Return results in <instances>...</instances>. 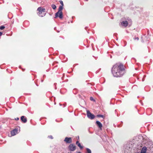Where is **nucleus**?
<instances>
[{
  "instance_id": "7",
  "label": "nucleus",
  "mask_w": 153,
  "mask_h": 153,
  "mask_svg": "<svg viewBox=\"0 0 153 153\" xmlns=\"http://www.w3.org/2000/svg\"><path fill=\"white\" fill-rule=\"evenodd\" d=\"M18 130L17 129H15L11 131V135L14 136L17 133Z\"/></svg>"
},
{
  "instance_id": "19",
  "label": "nucleus",
  "mask_w": 153,
  "mask_h": 153,
  "mask_svg": "<svg viewBox=\"0 0 153 153\" xmlns=\"http://www.w3.org/2000/svg\"><path fill=\"white\" fill-rule=\"evenodd\" d=\"M48 137L50 138H51V139H53V137L52 136H48Z\"/></svg>"
},
{
  "instance_id": "3",
  "label": "nucleus",
  "mask_w": 153,
  "mask_h": 153,
  "mask_svg": "<svg viewBox=\"0 0 153 153\" xmlns=\"http://www.w3.org/2000/svg\"><path fill=\"white\" fill-rule=\"evenodd\" d=\"M87 116L89 118L91 119H93L94 118V115L92 114L88 110L87 111Z\"/></svg>"
},
{
  "instance_id": "8",
  "label": "nucleus",
  "mask_w": 153,
  "mask_h": 153,
  "mask_svg": "<svg viewBox=\"0 0 153 153\" xmlns=\"http://www.w3.org/2000/svg\"><path fill=\"white\" fill-rule=\"evenodd\" d=\"M96 123L97 126H98L99 128L100 129H102V124L99 121H97L96 122Z\"/></svg>"
},
{
  "instance_id": "20",
  "label": "nucleus",
  "mask_w": 153,
  "mask_h": 153,
  "mask_svg": "<svg viewBox=\"0 0 153 153\" xmlns=\"http://www.w3.org/2000/svg\"><path fill=\"white\" fill-rule=\"evenodd\" d=\"M134 39H137V40H138L139 39V38L138 37H135V38L134 37Z\"/></svg>"
},
{
  "instance_id": "21",
  "label": "nucleus",
  "mask_w": 153,
  "mask_h": 153,
  "mask_svg": "<svg viewBox=\"0 0 153 153\" xmlns=\"http://www.w3.org/2000/svg\"><path fill=\"white\" fill-rule=\"evenodd\" d=\"M19 118L18 117H17L16 118H15V120H19Z\"/></svg>"
},
{
  "instance_id": "25",
  "label": "nucleus",
  "mask_w": 153,
  "mask_h": 153,
  "mask_svg": "<svg viewBox=\"0 0 153 153\" xmlns=\"http://www.w3.org/2000/svg\"><path fill=\"white\" fill-rule=\"evenodd\" d=\"M70 153H72L71 152H70Z\"/></svg>"
},
{
  "instance_id": "14",
  "label": "nucleus",
  "mask_w": 153,
  "mask_h": 153,
  "mask_svg": "<svg viewBox=\"0 0 153 153\" xmlns=\"http://www.w3.org/2000/svg\"><path fill=\"white\" fill-rule=\"evenodd\" d=\"M77 146L80 148V149H82L83 148V147L80 144V143H79Z\"/></svg>"
},
{
  "instance_id": "6",
  "label": "nucleus",
  "mask_w": 153,
  "mask_h": 153,
  "mask_svg": "<svg viewBox=\"0 0 153 153\" xmlns=\"http://www.w3.org/2000/svg\"><path fill=\"white\" fill-rule=\"evenodd\" d=\"M57 17H59L60 19H62L63 18V15L62 12H59L57 14L56 13L55 14V18H56Z\"/></svg>"
},
{
  "instance_id": "16",
  "label": "nucleus",
  "mask_w": 153,
  "mask_h": 153,
  "mask_svg": "<svg viewBox=\"0 0 153 153\" xmlns=\"http://www.w3.org/2000/svg\"><path fill=\"white\" fill-rule=\"evenodd\" d=\"M97 117H101L102 118L103 117V115H97Z\"/></svg>"
},
{
  "instance_id": "23",
  "label": "nucleus",
  "mask_w": 153,
  "mask_h": 153,
  "mask_svg": "<svg viewBox=\"0 0 153 153\" xmlns=\"http://www.w3.org/2000/svg\"><path fill=\"white\" fill-rule=\"evenodd\" d=\"M2 32H0V36L2 35Z\"/></svg>"
},
{
  "instance_id": "11",
  "label": "nucleus",
  "mask_w": 153,
  "mask_h": 153,
  "mask_svg": "<svg viewBox=\"0 0 153 153\" xmlns=\"http://www.w3.org/2000/svg\"><path fill=\"white\" fill-rule=\"evenodd\" d=\"M63 6H59V8L58 11L56 13V14H57L58 13H59V12H62V10L63 8Z\"/></svg>"
},
{
  "instance_id": "15",
  "label": "nucleus",
  "mask_w": 153,
  "mask_h": 153,
  "mask_svg": "<svg viewBox=\"0 0 153 153\" xmlns=\"http://www.w3.org/2000/svg\"><path fill=\"white\" fill-rule=\"evenodd\" d=\"M5 28V27L4 26H1L0 27V29L1 30H2L4 29Z\"/></svg>"
},
{
  "instance_id": "10",
  "label": "nucleus",
  "mask_w": 153,
  "mask_h": 153,
  "mask_svg": "<svg viewBox=\"0 0 153 153\" xmlns=\"http://www.w3.org/2000/svg\"><path fill=\"white\" fill-rule=\"evenodd\" d=\"M21 119L22 121L24 123H26L27 121V118L25 117L24 116H22L21 117Z\"/></svg>"
},
{
  "instance_id": "9",
  "label": "nucleus",
  "mask_w": 153,
  "mask_h": 153,
  "mask_svg": "<svg viewBox=\"0 0 153 153\" xmlns=\"http://www.w3.org/2000/svg\"><path fill=\"white\" fill-rule=\"evenodd\" d=\"M121 24L123 26L126 27L128 25V22L126 21H123L121 23Z\"/></svg>"
},
{
  "instance_id": "4",
  "label": "nucleus",
  "mask_w": 153,
  "mask_h": 153,
  "mask_svg": "<svg viewBox=\"0 0 153 153\" xmlns=\"http://www.w3.org/2000/svg\"><path fill=\"white\" fill-rule=\"evenodd\" d=\"M68 148L70 150L73 151L75 150L76 146L73 144H71L69 145Z\"/></svg>"
},
{
  "instance_id": "5",
  "label": "nucleus",
  "mask_w": 153,
  "mask_h": 153,
  "mask_svg": "<svg viewBox=\"0 0 153 153\" xmlns=\"http://www.w3.org/2000/svg\"><path fill=\"white\" fill-rule=\"evenodd\" d=\"M64 141L66 143H70L72 142V139L71 137H66L65 138Z\"/></svg>"
},
{
  "instance_id": "12",
  "label": "nucleus",
  "mask_w": 153,
  "mask_h": 153,
  "mask_svg": "<svg viewBox=\"0 0 153 153\" xmlns=\"http://www.w3.org/2000/svg\"><path fill=\"white\" fill-rule=\"evenodd\" d=\"M86 149L87 150L86 153H91V151L90 149L87 148Z\"/></svg>"
},
{
  "instance_id": "22",
  "label": "nucleus",
  "mask_w": 153,
  "mask_h": 153,
  "mask_svg": "<svg viewBox=\"0 0 153 153\" xmlns=\"http://www.w3.org/2000/svg\"><path fill=\"white\" fill-rule=\"evenodd\" d=\"M79 143V141H77L76 142V144L77 145H78V144Z\"/></svg>"
},
{
  "instance_id": "18",
  "label": "nucleus",
  "mask_w": 153,
  "mask_h": 153,
  "mask_svg": "<svg viewBox=\"0 0 153 153\" xmlns=\"http://www.w3.org/2000/svg\"><path fill=\"white\" fill-rule=\"evenodd\" d=\"M60 3L62 5V6H63V4L62 1H60Z\"/></svg>"
},
{
  "instance_id": "1",
  "label": "nucleus",
  "mask_w": 153,
  "mask_h": 153,
  "mask_svg": "<svg viewBox=\"0 0 153 153\" xmlns=\"http://www.w3.org/2000/svg\"><path fill=\"white\" fill-rule=\"evenodd\" d=\"M111 72L114 76L118 77L122 76L125 73V69L123 64L117 63L113 66Z\"/></svg>"
},
{
  "instance_id": "24",
  "label": "nucleus",
  "mask_w": 153,
  "mask_h": 153,
  "mask_svg": "<svg viewBox=\"0 0 153 153\" xmlns=\"http://www.w3.org/2000/svg\"><path fill=\"white\" fill-rule=\"evenodd\" d=\"M78 153H80V152H78Z\"/></svg>"
},
{
  "instance_id": "13",
  "label": "nucleus",
  "mask_w": 153,
  "mask_h": 153,
  "mask_svg": "<svg viewBox=\"0 0 153 153\" xmlns=\"http://www.w3.org/2000/svg\"><path fill=\"white\" fill-rule=\"evenodd\" d=\"M51 7L53 9H54V10L55 9H56V6L54 4H52Z\"/></svg>"
},
{
  "instance_id": "2",
  "label": "nucleus",
  "mask_w": 153,
  "mask_h": 153,
  "mask_svg": "<svg viewBox=\"0 0 153 153\" xmlns=\"http://www.w3.org/2000/svg\"><path fill=\"white\" fill-rule=\"evenodd\" d=\"M37 11L38 12L37 13L38 15L40 17H42L45 16L46 14L45 9L41 7H39L38 8Z\"/></svg>"
},
{
  "instance_id": "17",
  "label": "nucleus",
  "mask_w": 153,
  "mask_h": 153,
  "mask_svg": "<svg viewBox=\"0 0 153 153\" xmlns=\"http://www.w3.org/2000/svg\"><path fill=\"white\" fill-rule=\"evenodd\" d=\"M90 100L91 101H95V100H94L93 98L92 97H90Z\"/></svg>"
}]
</instances>
